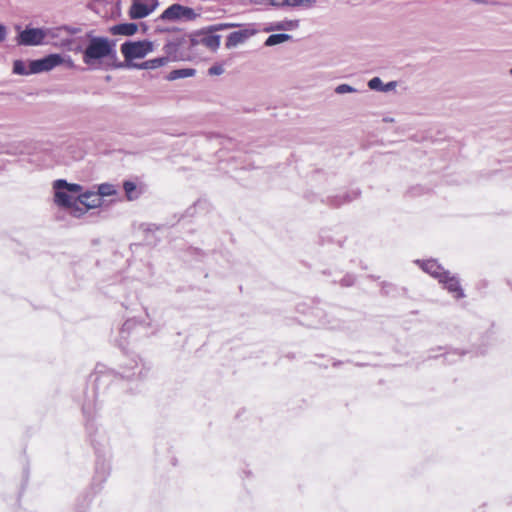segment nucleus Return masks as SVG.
Returning a JSON list of instances; mask_svg holds the SVG:
<instances>
[{
  "label": "nucleus",
  "instance_id": "obj_1",
  "mask_svg": "<svg viewBox=\"0 0 512 512\" xmlns=\"http://www.w3.org/2000/svg\"><path fill=\"white\" fill-rule=\"evenodd\" d=\"M151 370L150 363L144 361L138 355L127 357L116 372L107 368L105 365L98 364L94 373L90 375V381L93 382L94 391L91 395H85L82 403V413L86 418V431L89 436L95 431L94 416L97 409L96 397L104 393L109 388H117L127 381H141L148 377Z\"/></svg>",
  "mask_w": 512,
  "mask_h": 512
},
{
  "label": "nucleus",
  "instance_id": "obj_2",
  "mask_svg": "<svg viewBox=\"0 0 512 512\" xmlns=\"http://www.w3.org/2000/svg\"><path fill=\"white\" fill-rule=\"evenodd\" d=\"M88 43L82 51L83 62L89 67H95L103 59L110 58L117 60V52L115 42L102 36H93L87 34Z\"/></svg>",
  "mask_w": 512,
  "mask_h": 512
},
{
  "label": "nucleus",
  "instance_id": "obj_3",
  "mask_svg": "<svg viewBox=\"0 0 512 512\" xmlns=\"http://www.w3.org/2000/svg\"><path fill=\"white\" fill-rule=\"evenodd\" d=\"M15 29L18 31L16 42L20 46L42 45L50 31L47 28H34L31 26H26L25 29L21 30L20 25H16Z\"/></svg>",
  "mask_w": 512,
  "mask_h": 512
},
{
  "label": "nucleus",
  "instance_id": "obj_4",
  "mask_svg": "<svg viewBox=\"0 0 512 512\" xmlns=\"http://www.w3.org/2000/svg\"><path fill=\"white\" fill-rule=\"evenodd\" d=\"M125 61L130 63L134 59L144 58L153 51V43L149 40L125 41L120 47Z\"/></svg>",
  "mask_w": 512,
  "mask_h": 512
},
{
  "label": "nucleus",
  "instance_id": "obj_5",
  "mask_svg": "<svg viewBox=\"0 0 512 512\" xmlns=\"http://www.w3.org/2000/svg\"><path fill=\"white\" fill-rule=\"evenodd\" d=\"M190 46L203 45L211 51H216L220 46L221 36L207 31V27L194 31L189 36Z\"/></svg>",
  "mask_w": 512,
  "mask_h": 512
},
{
  "label": "nucleus",
  "instance_id": "obj_6",
  "mask_svg": "<svg viewBox=\"0 0 512 512\" xmlns=\"http://www.w3.org/2000/svg\"><path fill=\"white\" fill-rule=\"evenodd\" d=\"M197 16L198 14L193 8L175 3L166 8L158 19L163 21H178L181 19L191 21L196 19Z\"/></svg>",
  "mask_w": 512,
  "mask_h": 512
},
{
  "label": "nucleus",
  "instance_id": "obj_7",
  "mask_svg": "<svg viewBox=\"0 0 512 512\" xmlns=\"http://www.w3.org/2000/svg\"><path fill=\"white\" fill-rule=\"evenodd\" d=\"M158 5V0H132L129 9V17L131 19L145 18L152 13Z\"/></svg>",
  "mask_w": 512,
  "mask_h": 512
},
{
  "label": "nucleus",
  "instance_id": "obj_8",
  "mask_svg": "<svg viewBox=\"0 0 512 512\" xmlns=\"http://www.w3.org/2000/svg\"><path fill=\"white\" fill-rule=\"evenodd\" d=\"M63 58L60 54H49L43 58L30 61V72L41 73L50 71L58 65L62 64Z\"/></svg>",
  "mask_w": 512,
  "mask_h": 512
},
{
  "label": "nucleus",
  "instance_id": "obj_9",
  "mask_svg": "<svg viewBox=\"0 0 512 512\" xmlns=\"http://www.w3.org/2000/svg\"><path fill=\"white\" fill-rule=\"evenodd\" d=\"M439 283L443 285V287L453 296V298L459 300L465 297V293L460 285L459 278L455 275H451L449 271L442 275Z\"/></svg>",
  "mask_w": 512,
  "mask_h": 512
},
{
  "label": "nucleus",
  "instance_id": "obj_10",
  "mask_svg": "<svg viewBox=\"0 0 512 512\" xmlns=\"http://www.w3.org/2000/svg\"><path fill=\"white\" fill-rule=\"evenodd\" d=\"M256 33V29L252 27H246L241 30L231 32L226 39L225 46L227 49L234 48L239 44L244 43L247 39Z\"/></svg>",
  "mask_w": 512,
  "mask_h": 512
},
{
  "label": "nucleus",
  "instance_id": "obj_11",
  "mask_svg": "<svg viewBox=\"0 0 512 512\" xmlns=\"http://www.w3.org/2000/svg\"><path fill=\"white\" fill-rule=\"evenodd\" d=\"M415 263L426 273L431 275L432 277L438 279L440 281V278L444 273L447 272L435 259H428V260H415Z\"/></svg>",
  "mask_w": 512,
  "mask_h": 512
},
{
  "label": "nucleus",
  "instance_id": "obj_12",
  "mask_svg": "<svg viewBox=\"0 0 512 512\" xmlns=\"http://www.w3.org/2000/svg\"><path fill=\"white\" fill-rule=\"evenodd\" d=\"M77 199L79 200L80 204L89 209L99 207L102 203V199L99 198V194L94 191H86L80 193Z\"/></svg>",
  "mask_w": 512,
  "mask_h": 512
},
{
  "label": "nucleus",
  "instance_id": "obj_13",
  "mask_svg": "<svg viewBox=\"0 0 512 512\" xmlns=\"http://www.w3.org/2000/svg\"><path fill=\"white\" fill-rule=\"evenodd\" d=\"M76 199L64 189H54V201L59 207L68 209L71 205L76 204Z\"/></svg>",
  "mask_w": 512,
  "mask_h": 512
},
{
  "label": "nucleus",
  "instance_id": "obj_14",
  "mask_svg": "<svg viewBox=\"0 0 512 512\" xmlns=\"http://www.w3.org/2000/svg\"><path fill=\"white\" fill-rule=\"evenodd\" d=\"M110 472L109 464L105 460H98L95 467V476L93 485H101L108 477Z\"/></svg>",
  "mask_w": 512,
  "mask_h": 512
},
{
  "label": "nucleus",
  "instance_id": "obj_15",
  "mask_svg": "<svg viewBox=\"0 0 512 512\" xmlns=\"http://www.w3.org/2000/svg\"><path fill=\"white\" fill-rule=\"evenodd\" d=\"M138 30V25L136 23H119L110 28V32L113 35H124V36H132Z\"/></svg>",
  "mask_w": 512,
  "mask_h": 512
},
{
  "label": "nucleus",
  "instance_id": "obj_16",
  "mask_svg": "<svg viewBox=\"0 0 512 512\" xmlns=\"http://www.w3.org/2000/svg\"><path fill=\"white\" fill-rule=\"evenodd\" d=\"M169 61L168 57H157L146 60L140 64H130V66L138 69H156L164 66Z\"/></svg>",
  "mask_w": 512,
  "mask_h": 512
},
{
  "label": "nucleus",
  "instance_id": "obj_17",
  "mask_svg": "<svg viewBox=\"0 0 512 512\" xmlns=\"http://www.w3.org/2000/svg\"><path fill=\"white\" fill-rule=\"evenodd\" d=\"M196 73V70L193 68H180V69H174L169 72L167 75V80L174 81L177 79L192 77Z\"/></svg>",
  "mask_w": 512,
  "mask_h": 512
},
{
  "label": "nucleus",
  "instance_id": "obj_18",
  "mask_svg": "<svg viewBox=\"0 0 512 512\" xmlns=\"http://www.w3.org/2000/svg\"><path fill=\"white\" fill-rule=\"evenodd\" d=\"M53 189H64L68 193H79L82 186L76 183H68L65 179H58L53 183Z\"/></svg>",
  "mask_w": 512,
  "mask_h": 512
},
{
  "label": "nucleus",
  "instance_id": "obj_19",
  "mask_svg": "<svg viewBox=\"0 0 512 512\" xmlns=\"http://www.w3.org/2000/svg\"><path fill=\"white\" fill-rule=\"evenodd\" d=\"M292 38L291 35L286 33H277V34H271L268 36V38L265 40L264 45L267 47H272L281 43H284Z\"/></svg>",
  "mask_w": 512,
  "mask_h": 512
},
{
  "label": "nucleus",
  "instance_id": "obj_20",
  "mask_svg": "<svg viewBox=\"0 0 512 512\" xmlns=\"http://www.w3.org/2000/svg\"><path fill=\"white\" fill-rule=\"evenodd\" d=\"M140 327H141V323L138 322L136 319H128L122 325V328L120 330L121 336L123 338H126L130 335V333L132 331H134Z\"/></svg>",
  "mask_w": 512,
  "mask_h": 512
},
{
  "label": "nucleus",
  "instance_id": "obj_21",
  "mask_svg": "<svg viewBox=\"0 0 512 512\" xmlns=\"http://www.w3.org/2000/svg\"><path fill=\"white\" fill-rule=\"evenodd\" d=\"M298 26H299L298 20H284V21L274 22V28H276L277 31L294 30V29L298 28Z\"/></svg>",
  "mask_w": 512,
  "mask_h": 512
},
{
  "label": "nucleus",
  "instance_id": "obj_22",
  "mask_svg": "<svg viewBox=\"0 0 512 512\" xmlns=\"http://www.w3.org/2000/svg\"><path fill=\"white\" fill-rule=\"evenodd\" d=\"M136 184L133 181L126 180L123 183V189L129 200H134L138 197L136 194Z\"/></svg>",
  "mask_w": 512,
  "mask_h": 512
},
{
  "label": "nucleus",
  "instance_id": "obj_23",
  "mask_svg": "<svg viewBox=\"0 0 512 512\" xmlns=\"http://www.w3.org/2000/svg\"><path fill=\"white\" fill-rule=\"evenodd\" d=\"M99 194V198L102 199L103 196H112L116 194V189L114 185L109 183H103L98 186V191L96 192Z\"/></svg>",
  "mask_w": 512,
  "mask_h": 512
},
{
  "label": "nucleus",
  "instance_id": "obj_24",
  "mask_svg": "<svg viewBox=\"0 0 512 512\" xmlns=\"http://www.w3.org/2000/svg\"><path fill=\"white\" fill-rule=\"evenodd\" d=\"M316 0H283L284 7H298L307 6L311 7L315 4Z\"/></svg>",
  "mask_w": 512,
  "mask_h": 512
},
{
  "label": "nucleus",
  "instance_id": "obj_25",
  "mask_svg": "<svg viewBox=\"0 0 512 512\" xmlns=\"http://www.w3.org/2000/svg\"><path fill=\"white\" fill-rule=\"evenodd\" d=\"M13 72L17 75H29L32 74L30 72V68L27 70L24 61L15 60L13 63Z\"/></svg>",
  "mask_w": 512,
  "mask_h": 512
},
{
  "label": "nucleus",
  "instance_id": "obj_26",
  "mask_svg": "<svg viewBox=\"0 0 512 512\" xmlns=\"http://www.w3.org/2000/svg\"><path fill=\"white\" fill-rule=\"evenodd\" d=\"M75 202H76V204L75 205H71L68 209H70L71 214L74 217H80L83 214H85L89 208H86L85 206L80 204L78 199H76Z\"/></svg>",
  "mask_w": 512,
  "mask_h": 512
},
{
  "label": "nucleus",
  "instance_id": "obj_27",
  "mask_svg": "<svg viewBox=\"0 0 512 512\" xmlns=\"http://www.w3.org/2000/svg\"><path fill=\"white\" fill-rule=\"evenodd\" d=\"M237 26H239V25L235 24V23H217V24H213V25L207 26V31L215 33V32H218V31L234 28V27H237Z\"/></svg>",
  "mask_w": 512,
  "mask_h": 512
},
{
  "label": "nucleus",
  "instance_id": "obj_28",
  "mask_svg": "<svg viewBox=\"0 0 512 512\" xmlns=\"http://www.w3.org/2000/svg\"><path fill=\"white\" fill-rule=\"evenodd\" d=\"M357 195H358V194H357V193H355V195H354L353 199H354V198H356V197H357ZM350 201H352V198H351L348 194H345V195H342V196H336V197H334V198L332 199V201H331V204H332L333 206H335V207H338V206H340V205H342V204H344V203L350 202Z\"/></svg>",
  "mask_w": 512,
  "mask_h": 512
},
{
  "label": "nucleus",
  "instance_id": "obj_29",
  "mask_svg": "<svg viewBox=\"0 0 512 512\" xmlns=\"http://www.w3.org/2000/svg\"><path fill=\"white\" fill-rule=\"evenodd\" d=\"M383 84H384L383 81L379 77H373L368 81L369 89L374 90V91L381 92Z\"/></svg>",
  "mask_w": 512,
  "mask_h": 512
},
{
  "label": "nucleus",
  "instance_id": "obj_30",
  "mask_svg": "<svg viewBox=\"0 0 512 512\" xmlns=\"http://www.w3.org/2000/svg\"><path fill=\"white\" fill-rule=\"evenodd\" d=\"M337 94L353 93L356 89L348 84H340L335 88Z\"/></svg>",
  "mask_w": 512,
  "mask_h": 512
},
{
  "label": "nucleus",
  "instance_id": "obj_31",
  "mask_svg": "<svg viewBox=\"0 0 512 512\" xmlns=\"http://www.w3.org/2000/svg\"><path fill=\"white\" fill-rule=\"evenodd\" d=\"M466 354V351H459L457 349L453 350V351H450V352H447L445 355H444V358L447 362L449 363H453L455 362V360L452 358L453 356H458V357H461L463 355Z\"/></svg>",
  "mask_w": 512,
  "mask_h": 512
},
{
  "label": "nucleus",
  "instance_id": "obj_32",
  "mask_svg": "<svg viewBox=\"0 0 512 512\" xmlns=\"http://www.w3.org/2000/svg\"><path fill=\"white\" fill-rule=\"evenodd\" d=\"M355 283V276L352 274H346L340 281L341 286L350 287Z\"/></svg>",
  "mask_w": 512,
  "mask_h": 512
},
{
  "label": "nucleus",
  "instance_id": "obj_33",
  "mask_svg": "<svg viewBox=\"0 0 512 512\" xmlns=\"http://www.w3.org/2000/svg\"><path fill=\"white\" fill-rule=\"evenodd\" d=\"M224 72V68L221 65H213L208 69L209 75H221Z\"/></svg>",
  "mask_w": 512,
  "mask_h": 512
},
{
  "label": "nucleus",
  "instance_id": "obj_34",
  "mask_svg": "<svg viewBox=\"0 0 512 512\" xmlns=\"http://www.w3.org/2000/svg\"><path fill=\"white\" fill-rule=\"evenodd\" d=\"M397 82L396 81H390L386 84H383L381 92H389L396 88Z\"/></svg>",
  "mask_w": 512,
  "mask_h": 512
},
{
  "label": "nucleus",
  "instance_id": "obj_35",
  "mask_svg": "<svg viewBox=\"0 0 512 512\" xmlns=\"http://www.w3.org/2000/svg\"><path fill=\"white\" fill-rule=\"evenodd\" d=\"M7 36V29L3 24H0V42H3Z\"/></svg>",
  "mask_w": 512,
  "mask_h": 512
},
{
  "label": "nucleus",
  "instance_id": "obj_36",
  "mask_svg": "<svg viewBox=\"0 0 512 512\" xmlns=\"http://www.w3.org/2000/svg\"><path fill=\"white\" fill-rule=\"evenodd\" d=\"M271 5L275 7H284L283 0H271Z\"/></svg>",
  "mask_w": 512,
  "mask_h": 512
},
{
  "label": "nucleus",
  "instance_id": "obj_37",
  "mask_svg": "<svg viewBox=\"0 0 512 512\" xmlns=\"http://www.w3.org/2000/svg\"><path fill=\"white\" fill-rule=\"evenodd\" d=\"M276 30H277V29H276V28H274V23L269 24V25L264 29V31H265V32H271V31H276Z\"/></svg>",
  "mask_w": 512,
  "mask_h": 512
},
{
  "label": "nucleus",
  "instance_id": "obj_38",
  "mask_svg": "<svg viewBox=\"0 0 512 512\" xmlns=\"http://www.w3.org/2000/svg\"><path fill=\"white\" fill-rule=\"evenodd\" d=\"M64 29H65V30H67L68 32L72 33V34H73V33H76V32L78 31V29H76V28H70V27H68V26H65V27H64Z\"/></svg>",
  "mask_w": 512,
  "mask_h": 512
},
{
  "label": "nucleus",
  "instance_id": "obj_39",
  "mask_svg": "<svg viewBox=\"0 0 512 512\" xmlns=\"http://www.w3.org/2000/svg\"><path fill=\"white\" fill-rule=\"evenodd\" d=\"M322 325L323 326H328L331 329H335L336 328V326L335 325H331L329 321L322 322Z\"/></svg>",
  "mask_w": 512,
  "mask_h": 512
},
{
  "label": "nucleus",
  "instance_id": "obj_40",
  "mask_svg": "<svg viewBox=\"0 0 512 512\" xmlns=\"http://www.w3.org/2000/svg\"><path fill=\"white\" fill-rule=\"evenodd\" d=\"M126 65L122 62L115 63L113 65L114 68H124Z\"/></svg>",
  "mask_w": 512,
  "mask_h": 512
},
{
  "label": "nucleus",
  "instance_id": "obj_41",
  "mask_svg": "<svg viewBox=\"0 0 512 512\" xmlns=\"http://www.w3.org/2000/svg\"><path fill=\"white\" fill-rule=\"evenodd\" d=\"M509 72H510V75H512V68L510 69V71H509Z\"/></svg>",
  "mask_w": 512,
  "mask_h": 512
}]
</instances>
